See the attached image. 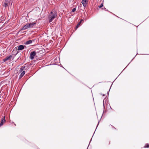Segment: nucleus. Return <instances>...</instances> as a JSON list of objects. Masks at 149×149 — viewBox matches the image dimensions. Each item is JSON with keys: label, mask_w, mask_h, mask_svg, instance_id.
Segmentation results:
<instances>
[{"label": "nucleus", "mask_w": 149, "mask_h": 149, "mask_svg": "<svg viewBox=\"0 0 149 149\" xmlns=\"http://www.w3.org/2000/svg\"><path fill=\"white\" fill-rule=\"evenodd\" d=\"M102 10H105V11H108L110 13H112V14H113V13H111V12L109 11V10H108L106 9V8L104 7L103 8H102Z\"/></svg>", "instance_id": "obj_21"}, {"label": "nucleus", "mask_w": 149, "mask_h": 149, "mask_svg": "<svg viewBox=\"0 0 149 149\" xmlns=\"http://www.w3.org/2000/svg\"><path fill=\"white\" fill-rule=\"evenodd\" d=\"M32 43V41H31V40H29L26 41L24 43V44L25 45H29V44H31Z\"/></svg>", "instance_id": "obj_15"}, {"label": "nucleus", "mask_w": 149, "mask_h": 149, "mask_svg": "<svg viewBox=\"0 0 149 149\" xmlns=\"http://www.w3.org/2000/svg\"><path fill=\"white\" fill-rule=\"evenodd\" d=\"M12 56L11 55H8L6 56L5 58L3 59V62H5L8 60H10L12 57Z\"/></svg>", "instance_id": "obj_7"}, {"label": "nucleus", "mask_w": 149, "mask_h": 149, "mask_svg": "<svg viewBox=\"0 0 149 149\" xmlns=\"http://www.w3.org/2000/svg\"><path fill=\"white\" fill-rule=\"evenodd\" d=\"M17 60H22L21 57H20V56H19V57L18 58Z\"/></svg>", "instance_id": "obj_32"}, {"label": "nucleus", "mask_w": 149, "mask_h": 149, "mask_svg": "<svg viewBox=\"0 0 149 149\" xmlns=\"http://www.w3.org/2000/svg\"><path fill=\"white\" fill-rule=\"evenodd\" d=\"M3 100H1V99H0V105L1 104V103L3 102Z\"/></svg>", "instance_id": "obj_38"}, {"label": "nucleus", "mask_w": 149, "mask_h": 149, "mask_svg": "<svg viewBox=\"0 0 149 149\" xmlns=\"http://www.w3.org/2000/svg\"><path fill=\"white\" fill-rule=\"evenodd\" d=\"M19 51H18V50L17 51L16 53L15 54L13 55H14V57L13 58V59L19 53Z\"/></svg>", "instance_id": "obj_23"}, {"label": "nucleus", "mask_w": 149, "mask_h": 149, "mask_svg": "<svg viewBox=\"0 0 149 149\" xmlns=\"http://www.w3.org/2000/svg\"><path fill=\"white\" fill-rule=\"evenodd\" d=\"M36 40V39H33L32 40H31V41H32V42H34L35 40Z\"/></svg>", "instance_id": "obj_39"}, {"label": "nucleus", "mask_w": 149, "mask_h": 149, "mask_svg": "<svg viewBox=\"0 0 149 149\" xmlns=\"http://www.w3.org/2000/svg\"><path fill=\"white\" fill-rule=\"evenodd\" d=\"M26 66L25 65L22 66L19 70V72H21L22 71H24L25 68H26Z\"/></svg>", "instance_id": "obj_14"}, {"label": "nucleus", "mask_w": 149, "mask_h": 149, "mask_svg": "<svg viewBox=\"0 0 149 149\" xmlns=\"http://www.w3.org/2000/svg\"><path fill=\"white\" fill-rule=\"evenodd\" d=\"M34 51H35V52H36V54L37 53L41 54V53H42V50H38V51H37V50H35Z\"/></svg>", "instance_id": "obj_19"}, {"label": "nucleus", "mask_w": 149, "mask_h": 149, "mask_svg": "<svg viewBox=\"0 0 149 149\" xmlns=\"http://www.w3.org/2000/svg\"><path fill=\"white\" fill-rule=\"evenodd\" d=\"M105 100V99H104L103 101V109H104V110L105 109V106H104V101Z\"/></svg>", "instance_id": "obj_31"}, {"label": "nucleus", "mask_w": 149, "mask_h": 149, "mask_svg": "<svg viewBox=\"0 0 149 149\" xmlns=\"http://www.w3.org/2000/svg\"><path fill=\"white\" fill-rule=\"evenodd\" d=\"M60 66L62 68H63L64 69H65L66 70V69H65L64 68L63 66V65H60Z\"/></svg>", "instance_id": "obj_36"}, {"label": "nucleus", "mask_w": 149, "mask_h": 149, "mask_svg": "<svg viewBox=\"0 0 149 149\" xmlns=\"http://www.w3.org/2000/svg\"><path fill=\"white\" fill-rule=\"evenodd\" d=\"M93 137V136H92V137L91 138V140H90V141L89 143V144H88V147H87V149H88V146H89V145H90V143H91V141H92V138Z\"/></svg>", "instance_id": "obj_30"}, {"label": "nucleus", "mask_w": 149, "mask_h": 149, "mask_svg": "<svg viewBox=\"0 0 149 149\" xmlns=\"http://www.w3.org/2000/svg\"><path fill=\"white\" fill-rule=\"evenodd\" d=\"M6 120L5 116H2L1 121L0 123V127L6 123Z\"/></svg>", "instance_id": "obj_6"}, {"label": "nucleus", "mask_w": 149, "mask_h": 149, "mask_svg": "<svg viewBox=\"0 0 149 149\" xmlns=\"http://www.w3.org/2000/svg\"><path fill=\"white\" fill-rule=\"evenodd\" d=\"M21 73L20 74L23 77L25 74L26 72L25 71H22L21 72H20Z\"/></svg>", "instance_id": "obj_20"}, {"label": "nucleus", "mask_w": 149, "mask_h": 149, "mask_svg": "<svg viewBox=\"0 0 149 149\" xmlns=\"http://www.w3.org/2000/svg\"><path fill=\"white\" fill-rule=\"evenodd\" d=\"M3 103H2V104H1L0 105V107H3Z\"/></svg>", "instance_id": "obj_37"}, {"label": "nucleus", "mask_w": 149, "mask_h": 149, "mask_svg": "<svg viewBox=\"0 0 149 149\" xmlns=\"http://www.w3.org/2000/svg\"><path fill=\"white\" fill-rule=\"evenodd\" d=\"M29 28H32L33 26L36 24V23L35 22L28 23Z\"/></svg>", "instance_id": "obj_10"}, {"label": "nucleus", "mask_w": 149, "mask_h": 149, "mask_svg": "<svg viewBox=\"0 0 149 149\" xmlns=\"http://www.w3.org/2000/svg\"><path fill=\"white\" fill-rule=\"evenodd\" d=\"M36 148H37V149H40L37 146L36 147Z\"/></svg>", "instance_id": "obj_41"}, {"label": "nucleus", "mask_w": 149, "mask_h": 149, "mask_svg": "<svg viewBox=\"0 0 149 149\" xmlns=\"http://www.w3.org/2000/svg\"><path fill=\"white\" fill-rule=\"evenodd\" d=\"M18 137L22 140L24 142H25L26 143H27V142H28V141L26 139H25L24 138V137L21 136H18Z\"/></svg>", "instance_id": "obj_12"}, {"label": "nucleus", "mask_w": 149, "mask_h": 149, "mask_svg": "<svg viewBox=\"0 0 149 149\" xmlns=\"http://www.w3.org/2000/svg\"><path fill=\"white\" fill-rule=\"evenodd\" d=\"M84 20L81 19L79 22L78 23L75 27L74 28V30L75 31L79 26H81Z\"/></svg>", "instance_id": "obj_5"}, {"label": "nucleus", "mask_w": 149, "mask_h": 149, "mask_svg": "<svg viewBox=\"0 0 149 149\" xmlns=\"http://www.w3.org/2000/svg\"><path fill=\"white\" fill-rule=\"evenodd\" d=\"M110 125L112 126L113 128H114L115 129H116V128L114 127H113L112 125Z\"/></svg>", "instance_id": "obj_40"}, {"label": "nucleus", "mask_w": 149, "mask_h": 149, "mask_svg": "<svg viewBox=\"0 0 149 149\" xmlns=\"http://www.w3.org/2000/svg\"><path fill=\"white\" fill-rule=\"evenodd\" d=\"M7 93L6 92H2L0 95V97L1 98V96H2V98L5 99L7 96Z\"/></svg>", "instance_id": "obj_8"}, {"label": "nucleus", "mask_w": 149, "mask_h": 149, "mask_svg": "<svg viewBox=\"0 0 149 149\" xmlns=\"http://www.w3.org/2000/svg\"><path fill=\"white\" fill-rule=\"evenodd\" d=\"M100 94L101 95L103 96H105V94H102L101 93Z\"/></svg>", "instance_id": "obj_34"}, {"label": "nucleus", "mask_w": 149, "mask_h": 149, "mask_svg": "<svg viewBox=\"0 0 149 149\" xmlns=\"http://www.w3.org/2000/svg\"><path fill=\"white\" fill-rule=\"evenodd\" d=\"M22 77L23 76L20 74L19 77V79H21Z\"/></svg>", "instance_id": "obj_35"}, {"label": "nucleus", "mask_w": 149, "mask_h": 149, "mask_svg": "<svg viewBox=\"0 0 149 149\" xmlns=\"http://www.w3.org/2000/svg\"><path fill=\"white\" fill-rule=\"evenodd\" d=\"M28 145L30 146H31L33 147L34 148H36V147H37L34 143H32L29 142L28 141L27 143H26Z\"/></svg>", "instance_id": "obj_11"}, {"label": "nucleus", "mask_w": 149, "mask_h": 149, "mask_svg": "<svg viewBox=\"0 0 149 149\" xmlns=\"http://www.w3.org/2000/svg\"><path fill=\"white\" fill-rule=\"evenodd\" d=\"M25 47H26L25 45H20L17 47H15V48L14 49L12 52H13L14 50L15 49L16 51L17 50H18V51H21L24 49Z\"/></svg>", "instance_id": "obj_3"}, {"label": "nucleus", "mask_w": 149, "mask_h": 149, "mask_svg": "<svg viewBox=\"0 0 149 149\" xmlns=\"http://www.w3.org/2000/svg\"><path fill=\"white\" fill-rule=\"evenodd\" d=\"M37 56H36V52L35 51H32L30 53L29 58L31 60H33L34 58L35 57H37Z\"/></svg>", "instance_id": "obj_4"}, {"label": "nucleus", "mask_w": 149, "mask_h": 149, "mask_svg": "<svg viewBox=\"0 0 149 149\" xmlns=\"http://www.w3.org/2000/svg\"><path fill=\"white\" fill-rule=\"evenodd\" d=\"M110 108H111V107L110 106Z\"/></svg>", "instance_id": "obj_44"}, {"label": "nucleus", "mask_w": 149, "mask_h": 149, "mask_svg": "<svg viewBox=\"0 0 149 149\" xmlns=\"http://www.w3.org/2000/svg\"><path fill=\"white\" fill-rule=\"evenodd\" d=\"M87 0H82L81 3H86V1Z\"/></svg>", "instance_id": "obj_26"}, {"label": "nucleus", "mask_w": 149, "mask_h": 149, "mask_svg": "<svg viewBox=\"0 0 149 149\" xmlns=\"http://www.w3.org/2000/svg\"><path fill=\"white\" fill-rule=\"evenodd\" d=\"M136 54L134 56V57L133 58V59L131 60V61L127 65V66L125 67V68L121 72L120 74L118 75V76L115 79L114 81L113 82V83L114 82V81L116 80V79L117 78V77L120 75L122 73V72L127 67V66L129 65L130 63L133 60V59L135 58L136 56Z\"/></svg>", "instance_id": "obj_13"}, {"label": "nucleus", "mask_w": 149, "mask_h": 149, "mask_svg": "<svg viewBox=\"0 0 149 149\" xmlns=\"http://www.w3.org/2000/svg\"><path fill=\"white\" fill-rule=\"evenodd\" d=\"M29 74H26L24 77L25 78V79H26V81L27 80H28L29 78H30L31 76L30 77H29Z\"/></svg>", "instance_id": "obj_17"}, {"label": "nucleus", "mask_w": 149, "mask_h": 149, "mask_svg": "<svg viewBox=\"0 0 149 149\" xmlns=\"http://www.w3.org/2000/svg\"><path fill=\"white\" fill-rule=\"evenodd\" d=\"M29 68V66H26V68H25V69L24 70V71L26 70V71Z\"/></svg>", "instance_id": "obj_27"}, {"label": "nucleus", "mask_w": 149, "mask_h": 149, "mask_svg": "<svg viewBox=\"0 0 149 149\" xmlns=\"http://www.w3.org/2000/svg\"><path fill=\"white\" fill-rule=\"evenodd\" d=\"M143 147L144 148H149V144L148 143H146Z\"/></svg>", "instance_id": "obj_22"}, {"label": "nucleus", "mask_w": 149, "mask_h": 149, "mask_svg": "<svg viewBox=\"0 0 149 149\" xmlns=\"http://www.w3.org/2000/svg\"><path fill=\"white\" fill-rule=\"evenodd\" d=\"M29 28L28 23H27L21 29V30H25Z\"/></svg>", "instance_id": "obj_9"}, {"label": "nucleus", "mask_w": 149, "mask_h": 149, "mask_svg": "<svg viewBox=\"0 0 149 149\" xmlns=\"http://www.w3.org/2000/svg\"><path fill=\"white\" fill-rule=\"evenodd\" d=\"M76 7H75V8H73L72 9V10L71 11V12L73 13L75 12L76 10Z\"/></svg>", "instance_id": "obj_25"}, {"label": "nucleus", "mask_w": 149, "mask_h": 149, "mask_svg": "<svg viewBox=\"0 0 149 149\" xmlns=\"http://www.w3.org/2000/svg\"><path fill=\"white\" fill-rule=\"evenodd\" d=\"M103 6V3H102L100 5L98 6V7L99 8H101Z\"/></svg>", "instance_id": "obj_24"}, {"label": "nucleus", "mask_w": 149, "mask_h": 149, "mask_svg": "<svg viewBox=\"0 0 149 149\" xmlns=\"http://www.w3.org/2000/svg\"><path fill=\"white\" fill-rule=\"evenodd\" d=\"M57 12L54 10V14L49 15L48 16V19L49 23L52 22V21L57 17Z\"/></svg>", "instance_id": "obj_2"}, {"label": "nucleus", "mask_w": 149, "mask_h": 149, "mask_svg": "<svg viewBox=\"0 0 149 149\" xmlns=\"http://www.w3.org/2000/svg\"><path fill=\"white\" fill-rule=\"evenodd\" d=\"M113 85V83H112L110 87V88L109 90L107 91V95H108V96H109V91H110V90L111 87V86H112ZM107 99L108 100V98H107L106 100H105V102H106V101H107Z\"/></svg>", "instance_id": "obj_18"}, {"label": "nucleus", "mask_w": 149, "mask_h": 149, "mask_svg": "<svg viewBox=\"0 0 149 149\" xmlns=\"http://www.w3.org/2000/svg\"><path fill=\"white\" fill-rule=\"evenodd\" d=\"M83 6L84 7H86V3H82Z\"/></svg>", "instance_id": "obj_28"}, {"label": "nucleus", "mask_w": 149, "mask_h": 149, "mask_svg": "<svg viewBox=\"0 0 149 149\" xmlns=\"http://www.w3.org/2000/svg\"><path fill=\"white\" fill-rule=\"evenodd\" d=\"M54 11H51L50 12V15H52V14H54Z\"/></svg>", "instance_id": "obj_33"}, {"label": "nucleus", "mask_w": 149, "mask_h": 149, "mask_svg": "<svg viewBox=\"0 0 149 149\" xmlns=\"http://www.w3.org/2000/svg\"><path fill=\"white\" fill-rule=\"evenodd\" d=\"M12 123L13 124H14V123H15L13 122H12Z\"/></svg>", "instance_id": "obj_43"}, {"label": "nucleus", "mask_w": 149, "mask_h": 149, "mask_svg": "<svg viewBox=\"0 0 149 149\" xmlns=\"http://www.w3.org/2000/svg\"><path fill=\"white\" fill-rule=\"evenodd\" d=\"M13 3V0H4L2 4L3 6L5 8L7 7L12 6Z\"/></svg>", "instance_id": "obj_1"}, {"label": "nucleus", "mask_w": 149, "mask_h": 149, "mask_svg": "<svg viewBox=\"0 0 149 149\" xmlns=\"http://www.w3.org/2000/svg\"><path fill=\"white\" fill-rule=\"evenodd\" d=\"M104 113V109L103 111V114H102V115H103V113ZM102 117V116H101V118H100V120H99V121H98V123H97V127H96V129H95V132H94V133H93V136L94 135V134H95V131H96V129H97V127H98V125H99V124L100 122V120H101V119Z\"/></svg>", "instance_id": "obj_16"}, {"label": "nucleus", "mask_w": 149, "mask_h": 149, "mask_svg": "<svg viewBox=\"0 0 149 149\" xmlns=\"http://www.w3.org/2000/svg\"><path fill=\"white\" fill-rule=\"evenodd\" d=\"M14 125H15V126H16V124H15V123H14Z\"/></svg>", "instance_id": "obj_42"}, {"label": "nucleus", "mask_w": 149, "mask_h": 149, "mask_svg": "<svg viewBox=\"0 0 149 149\" xmlns=\"http://www.w3.org/2000/svg\"><path fill=\"white\" fill-rule=\"evenodd\" d=\"M22 30H21V29H20V30L16 33V35H17L19 33H22V32L21 31Z\"/></svg>", "instance_id": "obj_29"}]
</instances>
